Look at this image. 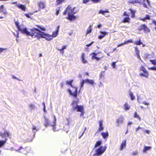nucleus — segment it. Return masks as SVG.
<instances>
[{"mask_svg": "<svg viewBox=\"0 0 156 156\" xmlns=\"http://www.w3.org/2000/svg\"><path fill=\"white\" fill-rule=\"evenodd\" d=\"M71 8V5H68L64 11L63 12V14L64 15H66V14L67 13H68L69 12H70V11Z\"/></svg>", "mask_w": 156, "mask_h": 156, "instance_id": "19", "label": "nucleus"}, {"mask_svg": "<svg viewBox=\"0 0 156 156\" xmlns=\"http://www.w3.org/2000/svg\"><path fill=\"white\" fill-rule=\"evenodd\" d=\"M73 110H76L77 112H80V116H83V115L84 112L83 105H77L73 108Z\"/></svg>", "mask_w": 156, "mask_h": 156, "instance_id": "8", "label": "nucleus"}, {"mask_svg": "<svg viewBox=\"0 0 156 156\" xmlns=\"http://www.w3.org/2000/svg\"><path fill=\"white\" fill-rule=\"evenodd\" d=\"M15 24L18 31H20L22 33L25 34L27 35L30 36L33 38H36L37 29L33 27L32 29H30V31H29L26 28H24L23 29H21L18 21H16Z\"/></svg>", "mask_w": 156, "mask_h": 156, "instance_id": "1", "label": "nucleus"}, {"mask_svg": "<svg viewBox=\"0 0 156 156\" xmlns=\"http://www.w3.org/2000/svg\"><path fill=\"white\" fill-rule=\"evenodd\" d=\"M150 62H151V63L154 65H156V60L154 59H151L150 60Z\"/></svg>", "mask_w": 156, "mask_h": 156, "instance_id": "41", "label": "nucleus"}, {"mask_svg": "<svg viewBox=\"0 0 156 156\" xmlns=\"http://www.w3.org/2000/svg\"><path fill=\"white\" fill-rule=\"evenodd\" d=\"M123 117L118 119L117 120V123L118 124L120 123H122L123 122Z\"/></svg>", "mask_w": 156, "mask_h": 156, "instance_id": "38", "label": "nucleus"}, {"mask_svg": "<svg viewBox=\"0 0 156 156\" xmlns=\"http://www.w3.org/2000/svg\"><path fill=\"white\" fill-rule=\"evenodd\" d=\"M102 144V141L101 140L97 141L94 146V148H96L97 147L100 146Z\"/></svg>", "mask_w": 156, "mask_h": 156, "instance_id": "30", "label": "nucleus"}, {"mask_svg": "<svg viewBox=\"0 0 156 156\" xmlns=\"http://www.w3.org/2000/svg\"><path fill=\"white\" fill-rule=\"evenodd\" d=\"M107 149V146L105 145L104 147L100 146L95 150V152L94 156H99L101 155L104 153Z\"/></svg>", "mask_w": 156, "mask_h": 156, "instance_id": "4", "label": "nucleus"}, {"mask_svg": "<svg viewBox=\"0 0 156 156\" xmlns=\"http://www.w3.org/2000/svg\"><path fill=\"white\" fill-rule=\"evenodd\" d=\"M145 132L147 133V134H149L150 133V131H149L148 130H145Z\"/></svg>", "mask_w": 156, "mask_h": 156, "instance_id": "64", "label": "nucleus"}, {"mask_svg": "<svg viewBox=\"0 0 156 156\" xmlns=\"http://www.w3.org/2000/svg\"><path fill=\"white\" fill-rule=\"evenodd\" d=\"M100 33L102 34L99 35L98 37L99 39H101L108 34V32L105 31H100Z\"/></svg>", "mask_w": 156, "mask_h": 156, "instance_id": "20", "label": "nucleus"}, {"mask_svg": "<svg viewBox=\"0 0 156 156\" xmlns=\"http://www.w3.org/2000/svg\"><path fill=\"white\" fill-rule=\"evenodd\" d=\"M134 117L135 118H137L139 121L141 120V119L140 116L138 115L137 112H135L134 113Z\"/></svg>", "mask_w": 156, "mask_h": 156, "instance_id": "37", "label": "nucleus"}, {"mask_svg": "<svg viewBox=\"0 0 156 156\" xmlns=\"http://www.w3.org/2000/svg\"><path fill=\"white\" fill-rule=\"evenodd\" d=\"M136 3H138L143 5L144 7L146 8H147V6L146 3L142 2L140 1H139L138 0H129L128 2L129 4H134Z\"/></svg>", "mask_w": 156, "mask_h": 156, "instance_id": "10", "label": "nucleus"}, {"mask_svg": "<svg viewBox=\"0 0 156 156\" xmlns=\"http://www.w3.org/2000/svg\"><path fill=\"white\" fill-rule=\"evenodd\" d=\"M152 22L156 26V21L155 20H153Z\"/></svg>", "mask_w": 156, "mask_h": 156, "instance_id": "62", "label": "nucleus"}, {"mask_svg": "<svg viewBox=\"0 0 156 156\" xmlns=\"http://www.w3.org/2000/svg\"><path fill=\"white\" fill-rule=\"evenodd\" d=\"M59 12V9H57L56 10V12H55V14L56 15H58Z\"/></svg>", "mask_w": 156, "mask_h": 156, "instance_id": "55", "label": "nucleus"}, {"mask_svg": "<svg viewBox=\"0 0 156 156\" xmlns=\"http://www.w3.org/2000/svg\"><path fill=\"white\" fill-rule=\"evenodd\" d=\"M6 142V140H0V147L3 146Z\"/></svg>", "mask_w": 156, "mask_h": 156, "instance_id": "39", "label": "nucleus"}, {"mask_svg": "<svg viewBox=\"0 0 156 156\" xmlns=\"http://www.w3.org/2000/svg\"><path fill=\"white\" fill-rule=\"evenodd\" d=\"M134 43L135 44L137 45H140L142 44V43L140 39H139L138 40L134 42Z\"/></svg>", "mask_w": 156, "mask_h": 156, "instance_id": "33", "label": "nucleus"}, {"mask_svg": "<svg viewBox=\"0 0 156 156\" xmlns=\"http://www.w3.org/2000/svg\"><path fill=\"white\" fill-rule=\"evenodd\" d=\"M32 130L33 131L36 130V131H37V127L35 126H33Z\"/></svg>", "mask_w": 156, "mask_h": 156, "instance_id": "54", "label": "nucleus"}, {"mask_svg": "<svg viewBox=\"0 0 156 156\" xmlns=\"http://www.w3.org/2000/svg\"><path fill=\"white\" fill-rule=\"evenodd\" d=\"M125 44H126L127 43H133V41H132V39H129V40H128L127 41H126L124 42Z\"/></svg>", "mask_w": 156, "mask_h": 156, "instance_id": "44", "label": "nucleus"}, {"mask_svg": "<svg viewBox=\"0 0 156 156\" xmlns=\"http://www.w3.org/2000/svg\"><path fill=\"white\" fill-rule=\"evenodd\" d=\"M130 96L131 98V99L132 100H133L135 99V97L133 95V94L132 92H130L129 93Z\"/></svg>", "mask_w": 156, "mask_h": 156, "instance_id": "40", "label": "nucleus"}, {"mask_svg": "<svg viewBox=\"0 0 156 156\" xmlns=\"http://www.w3.org/2000/svg\"><path fill=\"white\" fill-rule=\"evenodd\" d=\"M108 12L109 11L108 9H106L105 11L100 10L99 11L98 13L99 14H102L103 15H104L105 13H108Z\"/></svg>", "mask_w": 156, "mask_h": 156, "instance_id": "32", "label": "nucleus"}, {"mask_svg": "<svg viewBox=\"0 0 156 156\" xmlns=\"http://www.w3.org/2000/svg\"><path fill=\"white\" fill-rule=\"evenodd\" d=\"M91 55H92V59H95L97 61L99 60L101 58L104 57L103 54L101 52H98L97 53L93 52L91 54Z\"/></svg>", "mask_w": 156, "mask_h": 156, "instance_id": "5", "label": "nucleus"}, {"mask_svg": "<svg viewBox=\"0 0 156 156\" xmlns=\"http://www.w3.org/2000/svg\"><path fill=\"white\" fill-rule=\"evenodd\" d=\"M116 62H113L111 64V66L114 68H115Z\"/></svg>", "mask_w": 156, "mask_h": 156, "instance_id": "46", "label": "nucleus"}, {"mask_svg": "<svg viewBox=\"0 0 156 156\" xmlns=\"http://www.w3.org/2000/svg\"><path fill=\"white\" fill-rule=\"evenodd\" d=\"M44 125L45 127L50 126L51 125L49 119L46 117H44Z\"/></svg>", "mask_w": 156, "mask_h": 156, "instance_id": "17", "label": "nucleus"}, {"mask_svg": "<svg viewBox=\"0 0 156 156\" xmlns=\"http://www.w3.org/2000/svg\"><path fill=\"white\" fill-rule=\"evenodd\" d=\"M141 128L140 127V126H139L136 129V132L138 130L140 129Z\"/></svg>", "mask_w": 156, "mask_h": 156, "instance_id": "60", "label": "nucleus"}, {"mask_svg": "<svg viewBox=\"0 0 156 156\" xmlns=\"http://www.w3.org/2000/svg\"><path fill=\"white\" fill-rule=\"evenodd\" d=\"M149 69L156 71V66L155 67H151L148 68Z\"/></svg>", "mask_w": 156, "mask_h": 156, "instance_id": "48", "label": "nucleus"}, {"mask_svg": "<svg viewBox=\"0 0 156 156\" xmlns=\"http://www.w3.org/2000/svg\"><path fill=\"white\" fill-rule=\"evenodd\" d=\"M92 2L94 3H98L100 2V0H91Z\"/></svg>", "mask_w": 156, "mask_h": 156, "instance_id": "47", "label": "nucleus"}, {"mask_svg": "<svg viewBox=\"0 0 156 156\" xmlns=\"http://www.w3.org/2000/svg\"><path fill=\"white\" fill-rule=\"evenodd\" d=\"M93 43V42H91L90 43L87 44L86 46L88 47H89V46H90Z\"/></svg>", "mask_w": 156, "mask_h": 156, "instance_id": "56", "label": "nucleus"}, {"mask_svg": "<svg viewBox=\"0 0 156 156\" xmlns=\"http://www.w3.org/2000/svg\"><path fill=\"white\" fill-rule=\"evenodd\" d=\"M38 6L41 9H44L45 8V3L43 2H40L38 3Z\"/></svg>", "mask_w": 156, "mask_h": 156, "instance_id": "23", "label": "nucleus"}, {"mask_svg": "<svg viewBox=\"0 0 156 156\" xmlns=\"http://www.w3.org/2000/svg\"><path fill=\"white\" fill-rule=\"evenodd\" d=\"M75 7H73L72 9L71 8L70 11L68 13H70L71 14H74L76 12V11L75 10Z\"/></svg>", "mask_w": 156, "mask_h": 156, "instance_id": "36", "label": "nucleus"}, {"mask_svg": "<svg viewBox=\"0 0 156 156\" xmlns=\"http://www.w3.org/2000/svg\"><path fill=\"white\" fill-rule=\"evenodd\" d=\"M123 15L124 16H126V17L124 18L122 21V23H129L130 21V19L129 17V14L126 11H124L123 13Z\"/></svg>", "mask_w": 156, "mask_h": 156, "instance_id": "9", "label": "nucleus"}, {"mask_svg": "<svg viewBox=\"0 0 156 156\" xmlns=\"http://www.w3.org/2000/svg\"><path fill=\"white\" fill-rule=\"evenodd\" d=\"M66 0H56V5H59L62 3L64 2Z\"/></svg>", "mask_w": 156, "mask_h": 156, "instance_id": "35", "label": "nucleus"}, {"mask_svg": "<svg viewBox=\"0 0 156 156\" xmlns=\"http://www.w3.org/2000/svg\"><path fill=\"white\" fill-rule=\"evenodd\" d=\"M137 30L139 31L143 30L145 33L150 32V29L145 24H141L138 27Z\"/></svg>", "mask_w": 156, "mask_h": 156, "instance_id": "7", "label": "nucleus"}, {"mask_svg": "<svg viewBox=\"0 0 156 156\" xmlns=\"http://www.w3.org/2000/svg\"><path fill=\"white\" fill-rule=\"evenodd\" d=\"M59 28V26H57L56 27V30L53 32L52 34L51 35L53 38L57 36L58 34Z\"/></svg>", "mask_w": 156, "mask_h": 156, "instance_id": "14", "label": "nucleus"}, {"mask_svg": "<svg viewBox=\"0 0 156 156\" xmlns=\"http://www.w3.org/2000/svg\"><path fill=\"white\" fill-rule=\"evenodd\" d=\"M36 26L38 27L40 29H37L36 38L37 39H39L41 38H45L47 41H50L52 39L51 35L46 34L44 32H42L41 31H45L46 28L44 27L41 26L39 25H36Z\"/></svg>", "mask_w": 156, "mask_h": 156, "instance_id": "2", "label": "nucleus"}, {"mask_svg": "<svg viewBox=\"0 0 156 156\" xmlns=\"http://www.w3.org/2000/svg\"><path fill=\"white\" fill-rule=\"evenodd\" d=\"M125 44V42H124L123 43H121L120 44H118L117 45V47H120V46H122L123 45H124Z\"/></svg>", "mask_w": 156, "mask_h": 156, "instance_id": "53", "label": "nucleus"}, {"mask_svg": "<svg viewBox=\"0 0 156 156\" xmlns=\"http://www.w3.org/2000/svg\"><path fill=\"white\" fill-rule=\"evenodd\" d=\"M101 135L104 139L108 138L109 135L108 133V131H106V132H102L101 133Z\"/></svg>", "mask_w": 156, "mask_h": 156, "instance_id": "25", "label": "nucleus"}, {"mask_svg": "<svg viewBox=\"0 0 156 156\" xmlns=\"http://www.w3.org/2000/svg\"><path fill=\"white\" fill-rule=\"evenodd\" d=\"M92 26L91 25H90L86 32L85 33L86 35V36L88 34L90 33L92 31Z\"/></svg>", "mask_w": 156, "mask_h": 156, "instance_id": "28", "label": "nucleus"}, {"mask_svg": "<svg viewBox=\"0 0 156 156\" xmlns=\"http://www.w3.org/2000/svg\"><path fill=\"white\" fill-rule=\"evenodd\" d=\"M85 83V80H83L80 83L81 87H83L84 84Z\"/></svg>", "mask_w": 156, "mask_h": 156, "instance_id": "45", "label": "nucleus"}, {"mask_svg": "<svg viewBox=\"0 0 156 156\" xmlns=\"http://www.w3.org/2000/svg\"><path fill=\"white\" fill-rule=\"evenodd\" d=\"M87 129V127H85L84 128V131H83V132L82 133V134H81V135L79 137V138H81V137L83 136V134H84L85 131H86V130Z\"/></svg>", "mask_w": 156, "mask_h": 156, "instance_id": "52", "label": "nucleus"}, {"mask_svg": "<svg viewBox=\"0 0 156 156\" xmlns=\"http://www.w3.org/2000/svg\"><path fill=\"white\" fill-rule=\"evenodd\" d=\"M73 15L74 14H70V13H68V16L66 18V19L69 20H74L76 19V17Z\"/></svg>", "mask_w": 156, "mask_h": 156, "instance_id": "16", "label": "nucleus"}, {"mask_svg": "<svg viewBox=\"0 0 156 156\" xmlns=\"http://www.w3.org/2000/svg\"><path fill=\"white\" fill-rule=\"evenodd\" d=\"M73 81V80H70L69 81H67L66 82V83L67 85H70L74 89V91L73 92H72L71 90L69 89L68 90V91L69 93L70 94L73 96L75 98H76L77 97V89L76 87H73L72 85V83Z\"/></svg>", "mask_w": 156, "mask_h": 156, "instance_id": "3", "label": "nucleus"}, {"mask_svg": "<svg viewBox=\"0 0 156 156\" xmlns=\"http://www.w3.org/2000/svg\"><path fill=\"white\" fill-rule=\"evenodd\" d=\"M140 71H143L144 73H140L139 74V75L141 77H144L146 78H148L149 75V72L146 69V68L143 66H141L140 69Z\"/></svg>", "mask_w": 156, "mask_h": 156, "instance_id": "6", "label": "nucleus"}, {"mask_svg": "<svg viewBox=\"0 0 156 156\" xmlns=\"http://www.w3.org/2000/svg\"><path fill=\"white\" fill-rule=\"evenodd\" d=\"M151 148V146H145L143 150V152H146L147 151L150 150Z\"/></svg>", "mask_w": 156, "mask_h": 156, "instance_id": "31", "label": "nucleus"}, {"mask_svg": "<svg viewBox=\"0 0 156 156\" xmlns=\"http://www.w3.org/2000/svg\"><path fill=\"white\" fill-rule=\"evenodd\" d=\"M66 45H64V46H63L62 47L61 49H59V50L61 51H63L64 49H65V48H66Z\"/></svg>", "mask_w": 156, "mask_h": 156, "instance_id": "49", "label": "nucleus"}, {"mask_svg": "<svg viewBox=\"0 0 156 156\" xmlns=\"http://www.w3.org/2000/svg\"><path fill=\"white\" fill-rule=\"evenodd\" d=\"M1 11H2V12H3V14H7V12H6L5 11H3V10H2Z\"/></svg>", "mask_w": 156, "mask_h": 156, "instance_id": "59", "label": "nucleus"}, {"mask_svg": "<svg viewBox=\"0 0 156 156\" xmlns=\"http://www.w3.org/2000/svg\"><path fill=\"white\" fill-rule=\"evenodd\" d=\"M30 151V149L28 148H23L22 147H20L17 150L18 151L23 153L25 154L26 155Z\"/></svg>", "mask_w": 156, "mask_h": 156, "instance_id": "11", "label": "nucleus"}, {"mask_svg": "<svg viewBox=\"0 0 156 156\" xmlns=\"http://www.w3.org/2000/svg\"><path fill=\"white\" fill-rule=\"evenodd\" d=\"M5 49L0 48V53H1Z\"/></svg>", "mask_w": 156, "mask_h": 156, "instance_id": "58", "label": "nucleus"}, {"mask_svg": "<svg viewBox=\"0 0 156 156\" xmlns=\"http://www.w3.org/2000/svg\"><path fill=\"white\" fill-rule=\"evenodd\" d=\"M17 7L19 9H21L23 11H25L26 9V6L25 5L18 4L16 5Z\"/></svg>", "mask_w": 156, "mask_h": 156, "instance_id": "21", "label": "nucleus"}, {"mask_svg": "<svg viewBox=\"0 0 156 156\" xmlns=\"http://www.w3.org/2000/svg\"><path fill=\"white\" fill-rule=\"evenodd\" d=\"M138 154V152L137 151H133L132 153V155L133 156H135V155H137Z\"/></svg>", "mask_w": 156, "mask_h": 156, "instance_id": "43", "label": "nucleus"}, {"mask_svg": "<svg viewBox=\"0 0 156 156\" xmlns=\"http://www.w3.org/2000/svg\"><path fill=\"white\" fill-rule=\"evenodd\" d=\"M90 0H83V3L86 4V3L89 2Z\"/></svg>", "mask_w": 156, "mask_h": 156, "instance_id": "51", "label": "nucleus"}, {"mask_svg": "<svg viewBox=\"0 0 156 156\" xmlns=\"http://www.w3.org/2000/svg\"><path fill=\"white\" fill-rule=\"evenodd\" d=\"M79 102V99H78L76 100H73L71 104V105L72 106L71 110L73 111H75L76 110H73V108L78 105V104Z\"/></svg>", "mask_w": 156, "mask_h": 156, "instance_id": "13", "label": "nucleus"}, {"mask_svg": "<svg viewBox=\"0 0 156 156\" xmlns=\"http://www.w3.org/2000/svg\"><path fill=\"white\" fill-rule=\"evenodd\" d=\"M124 109L126 110H127L130 108V106L127 103H126L124 105Z\"/></svg>", "mask_w": 156, "mask_h": 156, "instance_id": "34", "label": "nucleus"}, {"mask_svg": "<svg viewBox=\"0 0 156 156\" xmlns=\"http://www.w3.org/2000/svg\"><path fill=\"white\" fill-rule=\"evenodd\" d=\"M81 58L82 62L84 63H86L87 62V61L85 58V54L83 53H82L81 55Z\"/></svg>", "mask_w": 156, "mask_h": 156, "instance_id": "26", "label": "nucleus"}, {"mask_svg": "<svg viewBox=\"0 0 156 156\" xmlns=\"http://www.w3.org/2000/svg\"><path fill=\"white\" fill-rule=\"evenodd\" d=\"M101 27V24H99L97 26V28H100Z\"/></svg>", "mask_w": 156, "mask_h": 156, "instance_id": "63", "label": "nucleus"}, {"mask_svg": "<svg viewBox=\"0 0 156 156\" xmlns=\"http://www.w3.org/2000/svg\"><path fill=\"white\" fill-rule=\"evenodd\" d=\"M126 140H123L121 143L119 147V149L120 150H122L123 148H125L126 146Z\"/></svg>", "mask_w": 156, "mask_h": 156, "instance_id": "18", "label": "nucleus"}, {"mask_svg": "<svg viewBox=\"0 0 156 156\" xmlns=\"http://www.w3.org/2000/svg\"><path fill=\"white\" fill-rule=\"evenodd\" d=\"M85 80V83H88L91 85L92 86L94 85V82L93 80L86 79Z\"/></svg>", "mask_w": 156, "mask_h": 156, "instance_id": "22", "label": "nucleus"}, {"mask_svg": "<svg viewBox=\"0 0 156 156\" xmlns=\"http://www.w3.org/2000/svg\"><path fill=\"white\" fill-rule=\"evenodd\" d=\"M103 121L102 120L98 121L99 127L97 130V132H99L104 130V127L103 126Z\"/></svg>", "mask_w": 156, "mask_h": 156, "instance_id": "12", "label": "nucleus"}, {"mask_svg": "<svg viewBox=\"0 0 156 156\" xmlns=\"http://www.w3.org/2000/svg\"><path fill=\"white\" fill-rule=\"evenodd\" d=\"M29 107L32 109H34V104H30L29 105Z\"/></svg>", "mask_w": 156, "mask_h": 156, "instance_id": "50", "label": "nucleus"}, {"mask_svg": "<svg viewBox=\"0 0 156 156\" xmlns=\"http://www.w3.org/2000/svg\"><path fill=\"white\" fill-rule=\"evenodd\" d=\"M25 15L27 17V18H30V16L28 14H25Z\"/></svg>", "mask_w": 156, "mask_h": 156, "instance_id": "57", "label": "nucleus"}, {"mask_svg": "<svg viewBox=\"0 0 156 156\" xmlns=\"http://www.w3.org/2000/svg\"><path fill=\"white\" fill-rule=\"evenodd\" d=\"M150 16L149 15H146V16L142 18H141L140 19V20H142V21L144 22L146 20H150Z\"/></svg>", "mask_w": 156, "mask_h": 156, "instance_id": "29", "label": "nucleus"}, {"mask_svg": "<svg viewBox=\"0 0 156 156\" xmlns=\"http://www.w3.org/2000/svg\"><path fill=\"white\" fill-rule=\"evenodd\" d=\"M129 10L130 11V13L131 14V17L132 18H134L135 17V13H136V11L132 9L131 8H130L129 9Z\"/></svg>", "mask_w": 156, "mask_h": 156, "instance_id": "24", "label": "nucleus"}, {"mask_svg": "<svg viewBox=\"0 0 156 156\" xmlns=\"http://www.w3.org/2000/svg\"><path fill=\"white\" fill-rule=\"evenodd\" d=\"M152 22L156 26V21L155 20H153Z\"/></svg>", "mask_w": 156, "mask_h": 156, "instance_id": "61", "label": "nucleus"}, {"mask_svg": "<svg viewBox=\"0 0 156 156\" xmlns=\"http://www.w3.org/2000/svg\"><path fill=\"white\" fill-rule=\"evenodd\" d=\"M53 121L52 122V124L50 125L53 127V130L55 131H56V129L55 126L56 125V119L55 116V115H53Z\"/></svg>", "mask_w": 156, "mask_h": 156, "instance_id": "15", "label": "nucleus"}, {"mask_svg": "<svg viewBox=\"0 0 156 156\" xmlns=\"http://www.w3.org/2000/svg\"><path fill=\"white\" fill-rule=\"evenodd\" d=\"M134 48L135 49L136 54L137 55V58L139 59H140V51L137 47H135Z\"/></svg>", "mask_w": 156, "mask_h": 156, "instance_id": "27", "label": "nucleus"}, {"mask_svg": "<svg viewBox=\"0 0 156 156\" xmlns=\"http://www.w3.org/2000/svg\"><path fill=\"white\" fill-rule=\"evenodd\" d=\"M139 1H140L141 2V3L142 2H144L146 4H149V0H138Z\"/></svg>", "mask_w": 156, "mask_h": 156, "instance_id": "42", "label": "nucleus"}]
</instances>
